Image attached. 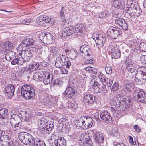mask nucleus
Masks as SVG:
<instances>
[{"instance_id":"obj_44","label":"nucleus","mask_w":146,"mask_h":146,"mask_svg":"<svg viewBox=\"0 0 146 146\" xmlns=\"http://www.w3.org/2000/svg\"><path fill=\"white\" fill-rule=\"evenodd\" d=\"M77 52L75 50H72L70 52V57L72 60H74L77 56Z\"/></svg>"},{"instance_id":"obj_62","label":"nucleus","mask_w":146,"mask_h":146,"mask_svg":"<svg viewBox=\"0 0 146 146\" xmlns=\"http://www.w3.org/2000/svg\"><path fill=\"white\" fill-rule=\"evenodd\" d=\"M113 5L115 8L118 7L119 6V3L118 1H114L113 3Z\"/></svg>"},{"instance_id":"obj_40","label":"nucleus","mask_w":146,"mask_h":146,"mask_svg":"<svg viewBox=\"0 0 146 146\" xmlns=\"http://www.w3.org/2000/svg\"><path fill=\"white\" fill-rule=\"evenodd\" d=\"M34 146H46L44 142L40 140H34V142L33 143Z\"/></svg>"},{"instance_id":"obj_64","label":"nucleus","mask_w":146,"mask_h":146,"mask_svg":"<svg viewBox=\"0 0 146 146\" xmlns=\"http://www.w3.org/2000/svg\"><path fill=\"white\" fill-rule=\"evenodd\" d=\"M7 125V124L5 122H1L0 123V127H6Z\"/></svg>"},{"instance_id":"obj_8","label":"nucleus","mask_w":146,"mask_h":146,"mask_svg":"<svg viewBox=\"0 0 146 146\" xmlns=\"http://www.w3.org/2000/svg\"><path fill=\"white\" fill-rule=\"evenodd\" d=\"M10 123L12 128H16V127L21 128L22 127L21 123L20 121H21V117L18 115L13 114L10 117Z\"/></svg>"},{"instance_id":"obj_35","label":"nucleus","mask_w":146,"mask_h":146,"mask_svg":"<svg viewBox=\"0 0 146 146\" xmlns=\"http://www.w3.org/2000/svg\"><path fill=\"white\" fill-rule=\"evenodd\" d=\"M129 45L130 47L132 48V50L135 51L136 47L138 46L139 44L136 40H133L129 41Z\"/></svg>"},{"instance_id":"obj_32","label":"nucleus","mask_w":146,"mask_h":146,"mask_svg":"<svg viewBox=\"0 0 146 146\" xmlns=\"http://www.w3.org/2000/svg\"><path fill=\"white\" fill-rule=\"evenodd\" d=\"M93 88L95 93L97 94L100 92L101 89L100 84L97 82H94L93 85Z\"/></svg>"},{"instance_id":"obj_1","label":"nucleus","mask_w":146,"mask_h":146,"mask_svg":"<svg viewBox=\"0 0 146 146\" xmlns=\"http://www.w3.org/2000/svg\"><path fill=\"white\" fill-rule=\"evenodd\" d=\"M132 2H133V1L131 0L127 1V4L130 7L126 8V11L130 16L134 18L136 17L141 15V10L137 4L133 3Z\"/></svg>"},{"instance_id":"obj_11","label":"nucleus","mask_w":146,"mask_h":146,"mask_svg":"<svg viewBox=\"0 0 146 146\" xmlns=\"http://www.w3.org/2000/svg\"><path fill=\"white\" fill-rule=\"evenodd\" d=\"M34 42V41L32 38H29L26 39L23 41L19 45L18 47V49L19 50H21L23 49L24 50V48H29L30 47H32Z\"/></svg>"},{"instance_id":"obj_27","label":"nucleus","mask_w":146,"mask_h":146,"mask_svg":"<svg viewBox=\"0 0 146 146\" xmlns=\"http://www.w3.org/2000/svg\"><path fill=\"white\" fill-rule=\"evenodd\" d=\"M100 117L102 120L104 121H109L111 119L109 113L106 111H104L101 113Z\"/></svg>"},{"instance_id":"obj_28","label":"nucleus","mask_w":146,"mask_h":146,"mask_svg":"<svg viewBox=\"0 0 146 146\" xmlns=\"http://www.w3.org/2000/svg\"><path fill=\"white\" fill-rule=\"evenodd\" d=\"M93 138L95 141L97 143H101L103 142L104 138L102 134L97 132L93 135Z\"/></svg>"},{"instance_id":"obj_25","label":"nucleus","mask_w":146,"mask_h":146,"mask_svg":"<svg viewBox=\"0 0 146 146\" xmlns=\"http://www.w3.org/2000/svg\"><path fill=\"white\" fill-rule=\"evenodd\" d=\"M86 31L85 26L82 24L77 25L75 28V32L77 33H81L84 34H85Z\"/></svg>"},{"instance_id":"obj_5","label":"nucleus","mask_w":146,"mask_h":146,"mask_svg":"<svg viewBox=\"0 0 146 146\" xmlns=\"http://www.w3.org/2000/svg\"><path fill=\"white\" fill-rule=\"evenodd\" d=\"M54 35L52 33L41 32L39 35V39L47 44H51L53 42Z\"/></svg>"},{"instance_id":"obj_58","label":"nucleus","mask_w":146,"mask_h":146,"mask_svg":"<svg viewBox=\"0 0 146 146\" xmlns=\"http://www.w3.org/2000/svg\"><path fill=\"white\" fill-rule=\"evenodd\" d=\"M100 88L101 92H104L106 90V85H104L102 83H100Z\"/></svg>"},{"instance_id":"obj_10","label":"nucleus","mask_w":146,"mask_h":146,"mask_svg":"<svg viewBox=\"0 0 146 146\" xmlns=\"http://www.w3.org/2000/svg\"><path fill=\"white\" fill-rule=\"evenodd\" d=\"M20 52L19 54H20V55L22 57L23 60H25L24 62L25 64L27 62H29L31 59L32 53L29 48H27V49L24 48V50H19Z\"/></svg>"},{"instance_id":"obj_15","label":"nucleus","mask_w":146,"mask_h":146,"mask_svg":"<svg viewBox=\"0 0 146 146\" xmlns=\"http://www.w3.org/2000/svg\"><path fill=\"white\" fill-rule=\"evenodd\" d=\"M134 83L131 81L125 80L124 81L123 89L126 92H131L134 87Z\"/></svg>"},{"instance_id":"obj_2","label":"nucleus","mask_w":146,"mask_h":146,"mask_svg":"<svg viewBox=\"0 0 146 146\" xmlns=\"http://www.w3.org/2000/svg\"><path fill=\"white\" fill-rule=\"evenodd\" d=\"M134 80L139 85L143 84L146 80V68L139 67L136 70Z\"/></svg>"},{"instance_id":"obj_3","label":"nucleus","mask_w":146,"mask_h":146,"mask_svg":"<svg viewBox=\"0 0 146 146\" xmlns=\"http://www.w3.org/2000/svg\"><path fill=\"white\" fill-rule=\"evenodd\" d=\"M22 96L27 100L30 99L34 95L35 91L34 88L30 85H23L21 91Z\"/></svg>"},{"instance_id":"obj_26","label":"nucleus","mask_w":146,"mask_h":146,"mask_svg":"<svg viewBox=\"0 0 146 146\" xmlns=\"http://www.w3.org/2000/svg\"><path fill=\"white\" fill-rule=\"evenodd\" d=\"M57 134L55 133L50 137L48 140V142L51 146H56V141L58 139Z\"/></svg>"},{"instance_id":"obj_39","label":"nucleus","mask_w":146,"mask_h":146,"mask_svg":"<svg viewBox=\"0 0 146 146\" xmlns=\"http://www.w3.org/2000/svg\"><path fill=\"white\" fill-rule=\"evenodd\" d=\"M42 75L39 73H35L33 76L34 79L37 81H43Z\"/></svg>"},{"instance_id":"obj_42","label":"nucleus","mask_w":146,"mask_h":146,"mask_svg":"<svg viewBox=\"0 0 146 146\" xmlns=\"http://www.w3.org/2000/svg\"><path fill=\"white\" fill-rule=\"evenodd\" d=\"M64 119H60L58 121V126L60 128H66V124H65Z\"/></svg>"},{"instance_id":"obj_43","label":"nucleus","mask_w":146,"mask_h":146,"mask_svg":"<svg viewBox=\"0 0 146 146\" xmlns=\"http://www.w3.org/2000/svg\"><path fill=\"white\" fill-rule=\"evenodd\" d=\"M57 59L61 62V63L63 64H64L66 61V57L65 56L62 54H60L58 57Z\"/></svg>"},{"instance_id":"obj_38","label":"nucleus","mask_w":146,"mask_h":146,"mask_svg":"<svg viewBox=\"0 0 146 146\" xmlns=\"http://www.w3.org/2000/svg\"><path fill=\"white\" fill-rule=\"evenodd\" d=\"M67 30H66V28L63 30L61 31L59 34V36L61 37L62 39L64 40L66 39L68 36Z\"/></svg>"},{"instance_id":"obj_51","label":"nucleus","mask_w":146,"mask_h":146,"mask_svg":"<svg viewBox=\"0 0 146 146\" xmlns=\"http://www.w3.org/2000/svg\"><path fill=\"white\" fill-rule=\"evenodd\" d=\"M43 17H38L36 19V21L38 24L41 25H42L44 24Z\"/></svg>"},{"instance_id":"obj_37","label":"nucleus","mask_w":146,"mask_h":146,"mask_svg":"<svg viewBox=\"0 0 146 146\" xmlns=\"http://www.w3.org/2000/svg\"><path fill=\"white\" fill-rule=\"evenodd\" d=\"M58 139L56 141V145L58 146H66L65 139L63 138L58 136Z\"/></svg>"},{"instance_id":"obj_61","label":"nucleus","mask_w":146,"mask_h":146,"mask_svg":"<svg viewBox=\"0 0 146 146\" xmlns=\"http://www.w3.org/2000/svg\"><path fill=\"white\" fill-rule=\"evenodd\" d=\"M68 107L70 109H73L74 108L75 105L74 103L69 102L68 103Z\"/></svg>"},{"instance_id":"obj_33","label":"nucleus","mask_w":146,"mask_h":146,"mask_svg":"<svg viewBox=\"0 0 146 146\" xmlns=\"http://www.w3.org/2000/svg\"><path fill=\"white\" fill-rule=\"evenodd\" d=\"M42 103L45 106L49 107H51L53 105L52 102L50 100L49 98H44L42 101Z\"/></svg>"},{"instance_id":"obj_12","label":"nucleus","mask_w":146,"mask_h":146,"mask_svg":"<svg viewBox=\"0 0 146 146\" xmlns=\"http://www.w3.org/2000/svg\"><path fill=\"white\" fill-rule=\"evenodd\" d=\"M126 68L127 71L131 73H133L136 70V65L131 60L128 58L125 62Z\"/></svg>"},{"instance_id":"obj_14","label":"nucleus","mask_w":146,"mask_h":146,"mask_svg":"<svg viewBox=\"0 0 146 146\" xmlns=\"http://www.w3.org/2000/svg\"><path fill=\"white\" fill-rule=\"evenodd\" d=\"M115 24L119 25L120 28L123 30L128 29L127 23L123 18H117L115 20Z\"/></svg>"},{"instance_id":"obj_6","label":"nucleus","mask_w":146,"mask_h":146,"mask_svg":"<svg viewBox=\"0 0 146 146\" xmlns=\"http://www.w3.org/2000/svg\"><path fill=\"white\" fill-rule=\"evenodd\" d=\"M134 100L143 103H146V92L141 89L135 90L133 94Z\"/></svg>"},{"instance_id":"obj_54","label":"nucleus","mask_w":146,"mask_h":146,"mask_svg":"<svg viewBox=\"0 0 146 146\" xmlns=\"http://www.w3.org/2000/svg\"><path fill=\"white\" fill-rule=\"evenodd\" d=\"M94 60L93 58L89 60L87 59L84 62V65L88 64H92L94 63Z\"/></svg>"},{"instance_id":"obj_45","label":"nucleus","mask_w":146,"mask_h":146,"mask_svg":"<svg viewBox=\"0 0 146 146\" xmlns=\"http://www.w3.org/2000/svg\"><path fill=\"white\" fill-rule=\"evenodd\" d=\"M66 30L68 31L67 34L68 36H70L73 34L74 33H76L74 31V28L73 26H71L68 28H66Z\"/></svg>"},{"instance_id":"obj_17","label":"nucleus","mask_w":146,"mask_h":146,"mask_svg":"<svg viewBox=\"0 0 146 146\" xmlns=\"http://www.w3.org/2000/svg\"><path fill=\"white\" fill-rule=\"evenodd\" d=\"M76 94L75 90L70 86H68L64 92V94L66 97L70 98H74Z\"/></svg>"},{"instance_id":"obj_59","label":"nucleus","mask_w":146,"mask_h":146,"mask_svg":"<svg viewBox=\"0 0 146 146\" xmlns=\"http://www.w3.org/2000/svg\"><path fill=\"white\" fill-rule=\"evenodd\" d=\"M43 17V20H44V23H49L51 20V19L50 17Z\"/></svg>"},{"instance_id":"obj_20","label":"nucleus","mask_w":146,"mask_h":146,"mask_svg":"<svg viewBox=\"0 0 146 146\" xmlns=\"http://www.w3.org/2000/svg\"><path fill=\"white\" fill-rule=\"evenodd\" d=\"M21 115L22 121L29 122L31 121L32 117L31 113L29 111H25L22 112Z\"/></svg>"},{"instance_id":"obj_16","label":"nucleus","mask_w":146,"mask_h":146,"mask_svg":"<svg viewBox=\"0 0 146 146\" xmlns=\"http://www.w3.org/2000/svg\"><path fill=\"white\" fill-rule=\"evenodd\" d=\"M85 104L88 105L92 104L96 100V97L90 94L85 95L83 97Z\"/></svg>"},{"instance_id":"obj_49","label":"nucleus","mask_w":146,"mask_h":146,"mask_svg":"<svg viewBox=\"0 0 146 146\" xmlns=\"http://www.w3.org/2000/svg\"><path fill=\"white\" fill-rule=\"evenodd\" d=\"M38 128H46L47 125L45 123L44 121L40 120L38 121Z\"/></svg>"},{"instance_id":"obj_23","label":"nucleus","mask_w":146,"mask_h":146,"mask_svg":"<svg viewBox=\"0 0 146 146\" xmlns=\"http://www.w3.org/2000/svg\"><path fill=\"white\" fill-rule=\"evenodd\" d=\"M53 76L52 74L46 73L43 74L42 75V78L44 83L46 84H48L52 82L53 79Z\"/></svg>"},{"instance_id":"obj_21","label":"nucleus","mask_w":146,"mask_h":146,"mask_svg":"<svg viewBox=\"0 0 146 146\" xmlns=\"http://www.w3.org/2000/svg\"><path fill=\"white\" fill-rule=\"evenodd\" d=\"M20 54H18L15 57V58L13 59L11 62L12 65L18 64L19 65H23L25 64V60H23L22 57L20 55Z\"/></svg>"},{"instance_id":"obj_46","label":"nucleus","mask_w":146,"mask_h":146,"mask_svg":"<svg viewBox=\"0 0 146 146\" xmlns=\"http://www.w3.org/2000/svg\"><path fill=\"white\" fill-rule=\"evenodd\" d=\"M138 47L142 51L146 52V42H143L139 43Z\"/></svg>"},{"instance_id":"obj_30","label":"nucleus","mask_w":146,"mask_h":146,"mask_svg":"<svg viewBox=\"0 0 146 146\" xmlns=\"http://www.w3.org/2000/svg\"><path fill=\"white\" fill-rule=\"evenodd\" d=\"M27 64L29 66V69L32 71H35L37 69L39 66V64L38 63L35 62H32L30 64L29 62H26Z\"/></svg>"},{"instance_id":"obj_13","label":"nucleus","mask_w":146,"mask_h":146,"mask_svg":"<svg viewBox=\"0 0 146 146\" xmlns=\"http://www.w3.org/2000/svg\"><path fill=\"white\" fill-rule=\"evenodd\" d=\"M80 55L83 58H87L90 54V48L88 45H82L80 47Z\"/></svg>"},{"instance_id":"obj_52","label":"nucleus","mask_w":146,"mask_h":146,"mask_svg":"<svg viewBox=\"0 0 146 146\" xmlns=\"http://www.w3.org/2000/svg\"><path fill=\"white\" fill-rule=\"evenodd\" d=\"M86 71L90 72H95L96 69L94 68L88 66L86 67L85 68Z\"/></svg>"},{"instance_id":"obj_34","label":"nucleus","mask_w":146,"mask_h":146,"mask_svg":"<svg viewBox=\"0 0 146 146\" xmlns=\"http://www.w3.org/2000/svg\"><path fill=\"white\" fill-rule=\"evenodd\" d=\"M83 118L85 119V117H82L79 118L76 121V126L75 127L76 128L77 127L80 128H84L83 126V125L85 123V121L83 120Z\"/></svg>"},{"instance_id":"obj_57","label":"nucleus","mask_w":146,"mask_h":146,"mask_svg":"<svg viewBox=\"0 0 146 146\" xmlns=\"http://www.w3.org/2000/svg\"><path fill=\"white\" fill-rule=\"evenodd\" d=\"M119 86L117 82H115L113 84L112 86V89L113 91H115L117 90L118 89Z\"/></svg>"},{"instance_id":"obj_24","label":"nucleus","mask_w":146,"mask_h":146,"mask_svg":"<svg viewBox=\"0 0 146 146\" xmlns=\"http://www.w3.org/2000/svg\"><path fill=\"white\" fill-rule=\"evenodd\" d=\"M15 90V88L14 86L10 84L6 86L4 92L5 93L8 94L10 96H12L14 94Z\"/></svg>"},{"instance_id":"obj_4","label":"nucleus","mask_w":146,"mask_h":146,"mask_svg":"<svg viewBox=\"0 0 146 146\" xmlns=\"http://www.w3.org/2000/svg\"><path fill=\"white\" fill-rule=\"evenodd\" d=\"M19 138L24 144L27 145H32L34 142V138L29 133L25 132L20 133L19 135Z\"/></svg>"},{"instance_id":"obj_47","label":"nucleus","mask_w":146,"mask_h":146,"mask_svg":"<svg viewBox=\"0 0 146 146\" xmlns=\"http://www.w3.org/2000/svg\"><path fill=\"white\" fill-rule=\"evenodd\" d=\"M52 129V128H40L39 131L44 134H49L51 132L50 130L51 131Z\"/></svg>"},{"instance_id":"obj_9","label":"nucleus","mask_w":146,"mask_h":146,"mask_svg":"<svg viewBox=\"0 0 146 146\" xmlns=\"http://www.w3.org/2000/svg\"><path fill=\"white\" fill-rule=\"evenodd\" d=\"M93 39L96 41L97 47L100 50L102 48L106 40L105 36L99 34L95 33L93 36Z\"/></svg>"},{"instance_id":"obj_19","label":"nucleus","mask_w":146,"mask_h":146,"mask_svg":"<svg viewBox=\"0 0 146 146\" xmlns=\"http://www.w3.org/2000/svg\"><path fill=\"white\" fill-rule=\"evenodd\" d=\"M98 77L102 82L105 83L108 87H110L112 84L113 80L110 78L106 77L102 73H100L98 75Z\"/></svg>"},{"instance_id":"obj_7","label":"nucleus","mask_w":146,"mask_h":146,"mask_svg":"<svg viewBox=\"0 0 146 146\" xmlns=\"http://www.w3.org/2000/svg\"><path fill=\"white\" fill-rule=\"evenodd\" d=\"M108 36L113 39L117 38L122 32L120 28H117L113 26H110L107 32Z\"/></svg>"},{"instance_id":"obj_18","label":"nucleus","mask_w":146,"mask_h":146,"mask_svg":"<svg viewBox=\"0 0 146 146\" xmlns=\"http://www.w3.org/2000/svg\"><path fill=\"white\" fill-rule=\"evenodd\" d=\"M10 138L7 135L3 134L0 137L1 143L3 146H10L12 144V142L9 139Z\"/></svg>"},{"instance_id":"obj_53","label":"nucleus","mask_w":146,"mask_h":146,"mask_svg":"<svg viewBox=\"0 0 146 146\" xmlns=\"http://www.w3.org/2000/svg\"><path fill=\"white\" fill-rule=\"evenodd\" d=\"M105 70L106 73L109 75H111L112 71V68L110 66H106L105 68Z\"/></svg>"},{"instance_id":"obj_31","label":"nucleus","mask_w":146,"mask_h":146,"mask_svg":"<svg viewBox=\"0 0 146 146\" xmlns=\"http://www.w3.org/2000/svg\"><path fill=\"white\" fill-rule=\"evenodd\" d=\"M3 46L5 50L4 52L11 50L13 47L12 44L9 41L4 42Z\"/></svg>"},{"instance_id":"obj_55","label":"nucleus","mask_w":146,"mask_h":146,"mask_svg":"<svg viewBox=\"0 0 146 146\" xmlns=\"http://www.w3.org/2000/svg\"><path fill=\"white\" fill-rule=\"evenodd\" d=\"M64 64H63L61 63V62H60L59 61H58L57 59V60L56 61L55 63V66L56 67L58 68H61L62 67V66Z\"/></svg>"},{"instance_id":"obj_48","label":"nucleus","mask_w":146,"mask_h":146,"mask_svg":"<svg viewBox=\"0 0 146 146\" xmlns=\"http://www.w3.org/2000/svg\"><path fill=\"white\" fill-rule=\"evenodd\" d=\"M32 21V19L30 18L25 19H23L21 21V24H23L27 25H29Z\"/></svg>"},{"instance_id":"obj_29","label":"nucleus","mask_w":146,"mask_h":146,"mask_svg":"<svg viewBox=\"0 0 146 146\" xmlns=\"http://www.w3.org/2000/svg\"><path fill=\"white\" fill-rule=\"evenodd\" d=\"M4 54L5 55V57L6 59L8 60L12 59L15 56V53L11 50L4 52Z\"/></svg>"},{"instance_id":"obj_60","label":"nucleus","mask_w":146,"mask_h":146,"mask_svg":"<svg viewBox=\"0 0 146 146\" xmlns=\"http://www.w3.org/2000/svg\"><path fill=\"white\" fill-rule=\"evenodd\" d=\"M64 7L63 6H62L61 7V10L60 12V15L61 17H62V18H64V17L65 16V15L64 13Z\"/></svg>"},{"instance_id":"obj_56","label":"nucleus","mask_w":146,"mask_h":146,"mask_svg":"<svg viewBox=\"0 0 146 146\" xmlns=\"http://www.w3.org/2000/svg\"><path fill=\"white\" fill-rule=\"evenodd\" d=\"M92 119H90L88 121V123L85 124V125H86L87 126H88V128H90L93 126V123L92 122Z\"/></svg>"},{"instance_id":"obj_63","label":"nucleus","mask_w":146,"mask_h":146,"mask_svg":"<svg viewBox=\"0 0 146 146\" xmlns=\"http://www.w3.org/2000/svg\"><path fill=\"white\" fill-rule=\"evenodd\" d=\"M126 105L127 106V108L128 107H129L131 105V101L129 100H127L126 99Z\"/></svg>"},{"instance_id":"obj_36","label":"nucleus","mask_w":146,"mask_h":146,"mask_svg":"<svg viewBox=\"0 0 146 146\" xmlns=\"http://www.w3.org/2000/svg\"><path fill=\"white\" fill-rule=\"evenodd\" d=\"M8 110L6 108H2L0 110V119H5L7 118Z\"/></svg>"},{"instance_id":"obj_50","label":"nucleus","mask_w":146,"mask_h":146,"mask_svg":"<svg viewBox=\"0 0 146 146\" xmlns=\"http://www.w3.org/2000/svg\"><path fill=\"white\" fill-rule=\"evenodd\" d=\"M59 50L58 48L54 47L52 48L51 53L53 56H56L58 54Z\"/></svg>"},{"instance_id":"obj_22","label":"nucleus","mask_w":146,"mask_h":146,"mask_svg":"<svg viewBox=\"0 0 146 146\" xmlns=\"http://www.w3.org/2000/svg\"><path fill=\"white\" fill-rule=\"evenodd\" d=\"M111 57L112 59H117L120 56L121 53L117 46H113L111 48Z\"/></svg>"},{"instance_id":"obj_41","label":"nucleus","mask_w":146,"mask_h":146,"mask_svg":"<svg viewBox=\"0 0 146 146\" xmlns=\"http://www.w3.org/2000/svg\"><path fill=\"white\" fill-rule=\"evenodd\" d=\"M118 102V103H119V105L123 108H127V106L126 105V99H120V100H117L116 103Z\"/></svg>"}]
</instances>
